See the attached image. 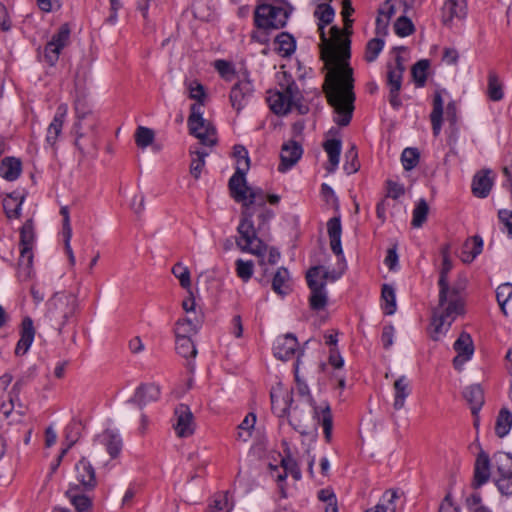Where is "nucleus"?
<instances>
[{
    "instance_id": "nucleus-1",
    "label": "nucleus",
    "mask_w": 512,
    "mask_h": 512,
    "mask_svg": "<svg viewBox=\"0 0 512 512\" xmlns=\"http://www.w3.org/2000/svg\"><path fill=\"white\" fill-rule=\"evenodd\" d=\"M241 196L234 190L230 194L236 202L242 203L241 221L237 231L240 239L237 246L243 251L263 257L268 249L261 237L268 234V222L273 214L265 207L266 195L260 188L249 187L244 176V186L239 188Z\"/></svg>"
},
{
    "instance_id": "nucleus-2",
    "label": "nucleus",
    "mask_w": 512,
    "mask_h": 512,
    "mask_svg": "<svg viewBox=\"0 0 512 512\" xmlns=\"http://www.w3.org/2000/svg\"><path fill=\"white\" fill-rule=\"evenodd\" d=\"M453 267L450 257L442 259V267L438 280V305L433 310L431 321V337L437 341L446 334L455 319L464 313V304L459 288L451 287L448 283V274Z\"/></svg>"
},
{
    "instance_id": "nucleus-3",
    "label": "nucleus",
    "mask_w": 512,
    "mask_h": 512,
    "mask_svg": "<svg viewBox=\"0 0 512 512\" xmlns=\"http://www.w3.org/2000/svg\"><path fill=\"white\" fill-rule=\"evenodd\" d=\"M324 91L336 114L334 121L347 126L354 111L353 71L350 66H325Z\"/></svg>"
},
{
    "instance_id": "nucleus-4",
    "label": "nucleus",
    "mask_w": 512,
    "mask_h": 512,
    "mask_svg": "<svg viewBox=\"0 0 512 512\" xmlns=\"http://www.w3.org/2000/svg\"><path fill=\"white\" fill-rule=\"evenodd\" d=\"M318 18L321 33L320 55L324 64H349L351 58V41L347 33L337 26L330 28V37H326L325 25L333 22L335 10L329 3H319L314 11Z\"/></svg>"
},
{
    "instance_id": "nucleus-5",
    "label": "nucleus",
    "mask_w": 512,
    "mask_h": 512,
    "mask_svg": "<svg viewBox=\"0 0 512 512\" xmlns=\"http://www.w3.org/2000/svg\"><path fill=\"white\" fill-rule=\"evenodd\" d=\"M73 108L75 122L72 130L75 135V146L82 155H85L90 150H96L97 148L96 129L98 120L84 92L77 94Z\"/></svg>"
},
{
    "instance_id": "nucleus-6",
    "label": "nucleus",
    "mask_w": 512,
    "mask_h": 512,
    "mask_svg": "<svg viewBox=\"0 0 512 512\" xmlns=\"http://www.w3.org/2000/svg\"><path fill=\"white\" fill-rule=\"evenodd\" d=\"M45 319L49 325L61 334L62 329L78 308V299L74 293L56 292L46 303Z\"/></svg>"
},
{
    "instance_id": "nucleus-7",
    "label": "nucleus",
    "mask_w": 512,
    "mask_h": 512,
    "mask_svg": "<svg viewBox=\"0 0 512 512\" xmlns=\"http://www.w3.org/2000/svg\"><path fill=\"white\" fill-rule=\"evenodd\" d=\"M321 407L323 403L316 406L314 401H290L289 424L300 434H309L320 423Z\"/></svg>"
},
{
    "instance_id": "nucleus-8",
    "label": "nucleus",
    "mask_w": 512,
    "mask_h": 512,
    "mask_svg": "<svg viewBox=\"0 0 512 512\" xmlns=\"http://www.w3.org/2000/svg\"><path fill=\"white\" fill-rule=\"evenodd\" d=\"M289 14L283 7L261 3L255 9L254 21L259 29H280L286 25Z\"/></svg>"
},
{
    "instance_id": "nucleus-9",
    "label": "nucleus",
    "mask_w": 512,
    "mask_h": 512,
    "mask_svg": "<svg viewBox=\"0 0 512 512\" xmlns=\"http://www.w3.org/2000/svg\"><path fill=\"white\" fill-rule=\"evenodd\" d=\"M188 127L192 135L200 140L203 145L215 144V128L203 118V103H194L190 107Z\"/></svg>"
},
{
    "instance_id": "nucleus-10",
    "label": "nucleus",
    "mask_w": 512,
    "mask_h": 512,
    "mask_svg": "<svg viewBox=\"0 0 512 512\" xmlns=\"http://www.w3.org/2000/svg\"><path fill=\"white\" fill-rule=\"evenodd\" d=\"M280 86L283 90L269 92L267 102L270 109L276 115L283 116L288 114L293 109V97L297 92V86L290 80H287L286 83L280 82Z\"/></svg>"
},
{
    "instance_id": "nucleus-11",
    "label": "nucleus",
    "mask_w": 512,
    "mask_h": 512,
    "mask_svg": "<svg viewBox=\"0 0 512 512\" xmlns=\"http://www.w3.org/2000/svg\"><path fill=\"white\" fill-rule=\"evenodd\" d=\"M321 267H312L308 270L306 279L311 290L309 298L310 307L313 310H322L327 304V292L325 290V282L317 281Z\"/></svg>"
},
{
    "instance_id": "nucleus-12",
    "label": "nucleus",
    "mask_w": 512,
    "mask_h": 512,
    "mask_svg": "<svg viewBox=\"0 0 512 512\" xmlns=\"http://www.w3.org/2000/svg\"><path fill=\"white\" fill-rule=\"evenodd\" d=\"M234 156L237 160L236 171L229 180V190H234L238 195L240 194V186H244V176H246L250 168V159L247 150L240 145L234 147Z\"/></svg>"
},
{
    "instance_id": "nucleus-13",
    "label": "nucleus",
    "mask_w": 512,
    "mask_h": 512,
    "mask_svg": "<svg viewBox=\"0 0 512 512\" xmlns=\"http://www.w3.org/2000/svg\"><path fill=\"white\" fill-rule=\"evenodd\" d=\"M453 348L457 352V355L453 359V365L455 369L460 371L463 365L469 361L474 354V345L470 334L462 332L454 342Z\"/></svg>"
},
{
    "instance_id": "nucleus-14",
    "label": "nucleus",
    "mask_w": 512,
    "mask_h": 512,
    "mask_svg": "<svg viewBox=\"0 0 512 512\" xmlns=\"http://www.w3.org/2000/svg\"><path fill=\"white\" fill-rule=\"evenodd\" d=\"M70 29L68 25L64 24L60 27L59 31L53 35L52 39L45 46V59L50 63L58 60V55L63 47L69 41Z\"/></svg>"
},
{
    "instance_id": "nucleus-15",
    "label": "nucleus",
    "mask_w": 512,
    "mask_h": 512,
    "mask_svg": "<svg viewBox=\"0 0 512 512\" xmlns=\"http://www.w3.org/2000/svg\"><path fill=\"white\" fill-rule=\"evenodd\" d=\"M76 480L78 482L79 489L83 491H91L97 485L95 470L91 463L82 458L75 465Z\"/></svg>"
},
{
    "instance_id": "nucleus-16",
    "label": "nucleus",
    "mask_w": 512,
    "mask_h": 512,
    "mask_svg": "<svg viewBox=\"0 0 512 512\" xmlns=\"http://www.w3.org/2000/svg\"><path fill=\"white\" fill-rule=\"evenodd\" d=\"M176 422L174 429L179 437H188L193 434L195 426L193 414L187 405L181 404L175 409Z\"/></svg>"
},
{
    "instance_id": "nucleus-17",
    "label": "nucleus",
    "mask_w": 512,
    "mask_h": 512,
    "mask_svg": "<svg viewBox=\"0 0 512 512\" xmlns=\"http://www.w3.org/2000/svg\"><path fill=\"white\" fill-rule=\"evenodd\" d=\"M405 66H393L387 72V85L389 87V102L394 108L401 106L399 92L402 86L403 74Z\"/></svg>"
},
{
    "instance_id": "nucleus-18",
    "label": "nucleus",
    "mask_w": 512,
    "mask_h": 512,
    "mask_svg": "<svg viewBox=\"0 0 512 512\" xmlns=\"http://www.w3.org/2000/svg\"><path fill=\"white\" fill-rule=\"evenodd\" d=\"M302 154L303 149L298 142L289 140L284 143L280 153L281 162L278 166V170L282 173L286 172L299 161Z\"/></svg>"
},
{
    "instance_id": "nucleus-19",
    "label": "nucleus",
    "mask_w": 512,
    "mask_h": 512,
    "mask_svg": "<svg viewBox=\"0 0 512 512\" xmlns=\"http://www.w3.org/2000/svg\"><path fill=\"white\" fill-rule=\"evenodd\" d=\"M252 90V84L249 80H239L234 84L230 92V101L237 112H240L247 105Z\"/></svg>"
},
{
    "instance_id": "nucleus-20",
    "label": "nucleus",
    "mask_w": 512,
    "mask_h": 512,
    "mask_svg": "<svg viewBox=\"0 0 512 512\" xmlns=\"http://www.w3.org/2000/svg\"><path fill=\"white\" fill-rule=\"evenodd\" d=\"M466 14V0H447L442 8V19L445 25H450L454 19L465 18Z\"/></svg>"
},
{
    "instance_id": "nucleus-21",
    "label": "nucleus",
    "mask_w": 512,
    "mask_h": 512,
    "mask_svg": "<svg viewBox=\"0 0 512 512\" xmlns=\"http://www.w3.org/2000/svg\"><path fill=\"white\" fill-rule=\"evenodd\" d=\"M35 337V328L33 320L30 317H25L21 323L20 339L16 345V355H24L29 350Z\"/></svg>"
},
{
    "instance_id": "nucleus-22",
    "label": "nucleus",
    "mask_w": 512,
    "mask_h": 512,
    "mask_svg": "<svg viewBox=\"0 0 512 512\" xmlns=\"http://www.w3.org/2000/svg\"><path fill=\"white\" fill-rule=\"evenodd\" d=\"M298 348V342L293 334L279 337L273 347L274 355L280 360L290 359Z\"/></svg>"
},
{
    "instance_id": "nucleus-23",
    "label": "nucleus",
    "mask_w": 512,
    "mask_h": 512,
    "mask_svg": "<svg viewBox=\"0 0 512 512\" xmlns=\"http://www.w3.org/2000/svg\"><path fill=\"white\" fill-rule=\"evenodd\" d=\"M67 113H68L67 104L63 103L57 107L54 118H53L52 122L49 124L48 129H47L46 141L49 144L54 145L56 143L59 135L61 134Z\"/></svg>"
},
{
    "instance_id": "nucleus-24",
    "label": "nucleus",
    "mask_w": 512,
    "mask_h": 512,
    "mask_svg": "<svg viewBox=\"0 0 512 512\" xmlns=\"http://www.w3.org/2000/svg\"><path fill=\"white\" fill-rule=\"evenodd\" d=\"M490 474L489 456L485 451L481 450L475 462L473 485L476 488L484 485L489 480Z\"/></svg>"
},
{
    "instance_id": "nucleus-25",
    "label": "nucleus",
    "mask_w": 512,
    "mask_h": 512,
    "mask_svg": "<svg viewBox=\"0 0 512 512\" xmlns=\"http://www.w3.org/2000/svg\"><path fill=\"white\" fill-rule=\"evenodd\" d=\"M97 441L106 448L112 459L119 456L123 443L118 433L112 430H105L97 436Z\"/></svg>"
},
{
    "instance_id": "nucleus-26",
    "label": "nucleus",
    "mask_w": 512,
    "mask_h": 512,
    "mask_svg": "<svg viewBox=\"0 0 512 512\" xmlns=\"http://www.w3.org/2000/svg\"><path fill=\"white\" fill-rule=\"evenodd\" d=\"M393 390V408L395 410H401L405 406V401L411 393V384L409 379L404 375L398 377L394 381Z\"/></svg>"
},
{
    "instance_id": "nucleus-27",
    "label": "nucleus",
    "mask_w": 512,
    "mask_h": 512,
    "mask_svg": "<svg viewBox=\"0 0 512 512\" xmlns=\"http://www.w3.org/2000/svg\"><path fill=\"white\" fill-rule=\"evenodd\" d=\"M160 395V388L155 384H143L139 386L130 402L137 404L140 408L146 404L156 401Z\"/></svg>"
},
{
    "instance_id": "nucleus-28",
    "label": "nucleus",
    "mask_w": 512,
    "mask_h": 512,
    "mask_svg": "<svg viewBox=\"0 0 512 512\" xmlns=\"http://www.w3.org/2000/svg\"><path fill=\"white\" fill-rule=\"evenodd\" d=\"M81 490L78 485L70 484L65 495L77 512H90L92 509V500L82 494Z\"/></svg>"
},
{
    "instance_id": "nucleus-29",
    "label": "nucleus",
    "mask_w": 512,
    "mask_h": 512,
    "mask_svg": "<svg viewBox=\"0 0 512 512\" xmlns=\"http://www.w3.org/2000/svg\"><path fill=\"white\" fill-rule=\"evenodd\" d=\"M327 230L330 238V247L334 254L343 257L341 246V221L340 217H333L327 222Z\"/></svg>"
},
{
    "instance_id": "nucleus-30",
    "label": "nucleus",
    "mask_w": 512,
    "mask_h": 512,
    "mask_svg": "<svg viewBox=\"0 0 512 512\" xmlns=\"http://www.w3.org/2000/svg\"><path fill=\"white\" fill-rule=\"evenodd\" d=\"M490 170L477 173L473 178L472 191L476 197L485 198L490 193L493 179L490 177Z\"/></svg>"
},
{
    "instance_id": "nucleus-31",
    "label": "nucleus",
    "mask_w": 512,
    "mask_h": 512,
    "mask_svg": "<svg viewBox=\"0 0 512 512\" xmlns=\"http://www.w3.org/2000/svg\"><path fill=\"white\" fill-rule=\"evenodd\" d=\"M323 148L328 155L329 161L326 169L329 173H333L339 165L342 142L340 139H328L323 143Z\"/></svg>"
},
{
    "instance_id": "nucleus-32",
    "label": "nucleus",
    "mask_w": 512,
    "mask_h": 512,
    "mask_svg": "<svg viewBox=\"0 0 512 512\" xmlns=\"http://www.w3.org/2000/svg\"><path fill=\"white\" fill-rule=\"evenodd\" d=\"M483 249V240L480 236H473L465 241L461 251V260L471 263Z\"/></svg>"
},
{
    "instance_id": "nucleus-33",
    "label": "nucleus",
    "mask_w": 512,
    "mask_h": 512,
    "mask_svg": "<svg viewBox=\"0 0 512 512\" xmlns=\"http://www.w3.org/2000/svg\"><path fill=\"white\" fill-rule=\"evenodd\" d=\"M289 403V392H286L285 395L282 394L281 390H273L271 392L272 411L278 417L288 415Z\"/></svg>"
},
{
    "instance_id": "nucleus-34",
    "label": "nucleus",
    "mask_w": 512,
    "mask_h": 512,
    "mask_svg": "<svg viewBox=\"0 0 512 512\" xmlns=\"http://www.w3.org/2000/svg\"><path fill=\"white\" fill-rule=\"evenodd\" d=\"M463 396L470 404L472 413L476 414L484 403V394L482 388L476 384L471 385L464 390Z\"/></svg>"
},
{
    "instance_id": "nucleus-35",
    "label": "nucleus",
    "mask_w": 512,
    "mask_h": 512,
    "mask_svg": "<svg viewBox=\"0 0 512 512\" xmlns=\"http://www.w3.org/2000/svg\"><path fill=\"white\" fill-rule=\"evenodd\" d=\"M399 498L397 491L387 490L382 495L379 503L373 508L367 509L365 512H395L396 500Z\"/></svg>"
},
{
    "instance_id": "nucleus-36",
    "label": "nucleus",
    "mask_w": 512,
    "mask_h": 512,
    "mask_svg": "<svg viewBox=\"0 0 512 512\" xmlns=\"http://www.w3.org/2000/svg\"><path fill=\"white\" fill-rule=\"evenodd\" d=\"M275 50L283 57H289L295 52L296 41L292 35L286 32L280 33L275 40Z\"/></svg>"
},
{
    "instance_id": "nucleus-37",
    "label": "nucleus",
    "mask_w": 512,
    "mask_h": 512,
    "mask_svg": "<svg viewBox=\"0 0 512 512\" xmlns=\"http://www.w3.org/2000/svg\"><path fill=\"white\" fill-rule=\"evenodd\" d=\"M443 99L439 92L434 95L433 99V110L430 114L432 123L433 134L437 136L442 127V115H443Z\"/></svg>"
},
{
    "instance_id": "nucleus-38",
    "label": "nucleus",
    "mask_w": 512,
    "mask_h": 512,
    "mask_svg": "<svg viewBox=\"0 0 512 512\" xmlns=\"http://www.w3.org/2000/svg\"><path fill=\"white\" fill-rule=\"evenodd\" d=\"M273 290L279 295H286L290 292V275L286 268L280 267L272 281Z\"/></svg>"
},
{
    "instance_id": "nucleus-39",
    "label": "nucleus",
    "mask_w": 512,
    "mask_h": 512,
    "mask_svg": "<svg viewBox=\"0 0 512 512\" xmlns=\"http://www.w3.org/2000/svg\"><path fill=\"white\" fill-rule=\"evenodd\" d=\"M220 76L226 81L248 80L249 73L243 66H216Z\"/></svg>"
},
{
    "instance_id": "nucleus-40",
    "label": "nucleus",
    "mask_w": 512,
    "mask_h": 512,
    "mask_svg": "<svg viewBox=\"0 0 512 512\" xmlns=\"http://www.w3.org/2000/svg\"><path fill=\"white\" fill-rule=\"evenodd\" d=\"M0 172L6 180L14 181L21 173V163L15 158H5L2 161Z\"/></svg>"
},
{
    "instance_id": "nucleus-41",
    "label": "nucleus",
    "mask_w": 512,
    "mask_h": 512,
    "mask_svg": "<svg viewBox=\"0 0 512 512\" xmlns=\"http://www.w3.org/2000/svg\"><path fill=\"white\" fill-rule=\"evenodd\" d=\"M512 427V414L508 409H501L495 423V433L498 437H505Z\"/></svg>"
},
{
    "instance_id": "nucleus-42",
    "label": "nucleus",
    "mask_w": 512,
    "mask_h": 512,
    "mask_svg": "<svg viewBox=\"0 0 512 512\" xmlns=\"http://www.w3.org/2000/svg\"><path fill=\"white\" fill-rule=\"evenodd\" d=\"M200 320L191 319L189 317L180 319L176 323V335L179 336H187L190 337L193 334H196L200 327Z\"/></svg>"
},
{
    "instance_id": "nucleus-43",
    "label": "nucleus",
    "mask_w": 512,
    "mask_h": 512,
    "mask_svg": "<svg viewBox=\"0 0 512 512\" xmlns=\"http://www.w3.org/2000/svg\"><path fill=\"white\" fill-rule=\"evenodd\" d=\"M255 423L256 416L253 413L246 415V417L237 427V440L241 442H247L251 438Z\"/></svg>"
},
{
    "instance_id": "nucleus-44",
    "label": "nucleus",
    "mask_w": 512,
    "mask_h": 512,
    "mask_svg": "<svg viewBox=\"0 0 512 512\" xmlns=\"http://www.w3.org/2000/svg\"><path fill=\"white\" fill-rule=\"evenodd\" d=\"M176 351L184 358L195 357L197 350L191 337L176 335Z\"/></svg>"
},
{
    "instance_id": "nucleus-45",
    "label": "nucleus",
    "mask_w": 512,
    "mask_h": 512,
    "mask_svg": "<svg viewBox=\"0 0 512 512\" xmlns=\"http://www.w3.org/2000/svg\"><path fill=\"white\" fill-rule=\"evenodd\" d=\"M296 386L289 393L290 401H313L312 396L310 394L309 387L305 382H303L298 374L295 375Z\"/></svg>"
},
{
    "instance_id": "nucleus-46",
    "label": "nucleus",
    "mask_w": 512,
    "mask_h": 512,
    "mask_svg": "<svg viewBox=\"0 0 512 512\" xmlns=\"http://www.w3.org/2000/svg\"><path fill=\"white\" fill-rule=\"evenodd\" d=\"M171 272L179 280L181 287L191 293V274L189 268L182 262H177L172 267Z\"/></svg>"
},
{
    "instance_id": "nucleus-47",
    "label": "nucleus",
    "mask_w": 512,
    "mask_h": 512,
    "mask_svg": "<svg viewBox=\"0 0 512 512\" xmlns=\"http://www.w3.org/2000/svg\"><path fill=\"white\" fill-rule=\"evenodd\" d=\"M320 423L323 427V433L325 440L327 442H331L332 440V429H333V419L330 410V406L328 403L324 402L323 407H321V416Z\"/></svg>"
},
{
    "instance_id": "nucleus-48",
    "label": "nucleus",
    "mask_w": 512,
    "mask_h": 512,
    "mask_svg": "<svg viewBox=\"0 0 512 512\" xmlns=\"http://www.w3.org/2000/svg\"><path fill=\"white\" fill-rule=\"evenodd\" d=\"M135 142L141 149H145L153 144L155 133L151 128L145 126H138L135 131Z\"/></svg>"
},
{
    "instance_id": "nucleus-49",
    "label": "nucleus",
    "mask_w": 512,
    "mask_h": 512,
    "mask_svg": "<svg viewBox=\"0 0 512 512\" xmlns=\"http://www.w3.org/2000/svg\"><path fill=\"white\" fill-rule=\"evenodd\" d=\"M495 464L499 476L512 475V455L505 452H499L494 456Z\"/></svg>"
},
{
    "instance_id": "nucleus-50",
    "label": "nucleus",
    "mask_w": 512,
    "mask_h": 512,
    "mask_svg": "<svg viewBox=\"0 0 512 512\" xmlns=\"http://www.w3.org/2000/svg\"><path fill=\"white\" fill-rule=\"evenodd\" d=\"M429 206L424 199H420L413 210L412 226L420 228L427 219Z\"/></svg>"
},
{
    "instance_id": "nucleus-51",
    "label": "nucleus",
    "mask_w": 512,
    "mask_h": 512,
    "mask_svg": "<svg viewBox=\"0 0 512 512\" xmlns=\"http://www.w3.org/2000/svg\"><path fill=\"white\" fill-rule=\"evenodd\" d=\"M488 96L492 101H499L503 98L502 81L493 72L488 77Z\"/></svg>"
},
{
    "instance_id": "nucleus-52",
    "label": "nucleus",
    "mask_w": 512,
    "mask_h": 512,
    "mask_svg": "<svg viewBox=\"0 0 512 512\" xmlns=\"http://www.w3.org/2000/svg\"><path fill=\"white\" fill-rule=\"evenodd\" d=\"M382 299L385 302V313L392 315L396 311V297L392 286L384 284L382 287Z\"/></svg>"
},
{
    "instance_id": "nucleus-53",
    "label": "nucleus",
    "mask_w": 512,
    "mask_h": 512,
    "mask_svg": "<svg viewBox=\"0 0 512 512\" xmlns=\"http://www.w3.org/2000/svg\"><path fill=\"white\" fill-rule=\"evenodd\" d=\"M23 199L8 196L3 201V207L8 218H18L20 216Z\"/></svg>"
},
{
    "instance_id": "nucleus-54",
    "label": "nucleus",
    "mask_w": 512,
    "mask_h": 512,
    "mask_svg": "<svg viewBox=\"0 0 512 512\" xmlns=\"http://www.w3.org/2000/svg\"><path fill=\"white\" fill-rule=\"evenodd\" d=\"M496 298L501 308V311L503 312L504 315H507L505 305L512 298V284L503 283L499 285L496 290Z\"/></svg>"
},
{
    "instance_id": "nucleus-55",
    "label": "nucleus",
    "mask_w": 512,
    "mask_h": 512,
    "mask_svg": "<svg viewBox=\"0 0 512 512\" xmlns=\"http://www.w3.org/2000/svg\"><path fill=\"white\" fill-rule=\"evenodd\" d=\"M360 164L358 162V153L356 147L353 145L345 153V163L343 165L347 174H353L358 171Z\"/></svg>"
},
{
    "instance_id": "nucleus-56",
    "label": "nucleus",
    "mask_w": 512,
    "mask_h": 512,
    "mask_svg": "<svg viewBox=\"0 0 512 512\" xmlns=\"http://www.w3.org/2000/svg\"><path fill=\"white\" fill-rule=\"evenodd\" d=\"M420 154L416 148H405L401 155L402 165L405 170H412L419 162Z\"/></svg>"
},
{
    "instance_id": "nucleus-57",
    "label": "nucleus",
    "mask_w": 512,
    "mask_h": 512,
    "mask_svg": "<svg viewBox=\"0 0 512 512\" xmlns=\"http://www.w3.org/2000/svg\"><path fill=\"white\" fill-rule=\"evenodd\" d=\"M33 260L32 247L21 246L19 266L21 273L25 274V277L30 275V268Z\"/></svg>"
},
{
    "instance_id": "nucleus-58",
    "label": "nucleus",
    "mask_w": 512,
    "mask_h": 512,
    "mask_svg": "<svg viewBox=\"0 0 512 512\" xmlns=\"http://www.w3.org/2000/svg\"><path fill=\"white\" fill-rule=\"evenodd\" d=\"M384 46L383 40L379 38L371 39L365 49V60L368 62H373L378 54L382 51Z\"/></svg>"
},
{
    "instance_id": "nucleus-59",
    "label": "nucleus",
    "mask_w": 512,
    "mask_h": 512,
    "mask_svg": "<svg viewBox=\"0 0 512 512\" xmlns=\"http://www.w3.org/2000/svg\"><path fill=\"white\" fill-rule=\"evenodd\" d=\"M194 154L196 157L192 158L190 173L195 179H198L205 165V157L208 153L206 151H195Z\"/></svg>"
},
{
    "instance_id": "nucleus-60",
    "label": "nucleus",
    "mask_w": 512,
    "mask_h": 512,
    "mask_svg": "<svg viewBox=\"0 0 512 512\" xmlns=\"http://www.w3.org/2000/svg\"><path fill=\"white\" fill-rule=\"evenodd\" d=\"M186 86L189 91V97L196 100V103L204 104L206 94L203 85L196 80H190L186 82Z\"/></svg>"
},
{
    "instance_id": "nucleus-61",
    "label": "nucleus",
    "mask_w": 512,
    "mask_h": 512,
    "mask_svg": "<svg viewBox=\"0 0 512 512\" xmlns=\"http://www.w3.org/2000/svg\"><path fill=\"white\" fill-rule=\"evenodd\" d=\"M394 30L397 35L405 37L413 33L414 25L409 18L401 16L395 22Z\"/></svg>"
},
{
    "instance_id": "nucleus-62",
    "label": "nucleus",
    "mask_w": 512,
    "mask_h": 512,
    "mask_svg": "<svg viewBox=\"0 0 512 512\" xmlns=\"http://www.w3.org/2000/svg\"><path fill=\"white\" fill-rule=\"evenodd\" d=\"M254 264L252 261L238 259L236 261V273L243 281H248L253 275Z\"/></svg>"
},
{
    "instance_id": "nucleus-63",
    "label": "nucleus",
    "mask_w": 512,
    "mask_h": 512,
    "mask_svg": "<svg viewBox=\"0 0 512 512\" xmlns=\"http://www.w3.org/2000/svg\"><path fill=\"white\" fill-rule=\"evenodd\" d=\"M288 70H283L281 72H278L277 77L279 83H286L287 80H290L292 83L295 84L294 81V74L298 78H302L305 72H302L303 66H288Z\"/></svg>"
},
{
    "instance_id": "nucleus-64",
    "label": "nucleus",
    "mask_w": 512,
    "mask_h": 512,
    "mask_svg": "<svg viewBox=\"0 0 512 512\" xmlns=\"http://www.w3.org/2000/svg\"><path fill=\"white\" fill-rule=\"evenodd\" d=\"M34 241L33 224L31 220L24 223L20 231V246H30Z\"/></svg>"
}]
</instances>
